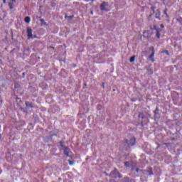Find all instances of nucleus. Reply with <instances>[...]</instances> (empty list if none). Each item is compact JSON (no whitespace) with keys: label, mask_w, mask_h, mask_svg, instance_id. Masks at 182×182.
<instances>
[{"label":"nucleus","mask_w":182,"mask_h":182,"mask_svg":"<svg viewBox=\"0 0 182 182\" xmlns=\"http://www.w3.org/2000/svg\"><path fill=\"white\" fill-rule=\"evenodd\" d=\"M166 53H168V50H166Z\"/></svg>","instance_id":"nucleus-26"},{"label":"nucleus","mask_w":182,"mask_h":182,"mask_svg":"<svg viewBox=\"0 0 182 182\" xmlns=\"http://www.w3.org/2000/svg\"><path fill=\"white\" fill-rule=\"evenodd\" d=\"M125 143H127L129 147H133L134 144H136V138L132 137L130 139V140H125Z\"/></svg>","instance_id":"nucleus-1"},{"label":"nucleus","mask_w":182,"mask_h":182,"mask_svg":"<svg viewBox=\"0 0 182 182\" xmlns=\"http://www.w3.org/2000/svg\"><path fill=\"white\" fill-rule=\"evenodd\" d=\"M4 2H5V0H4Z\"/></svg>","instance_id":"nucleus-28"},{"label":"nucleus","mask_w":182,"mask_h":182,"mask_svg":"<svg viewBox=\"0 0 182 182\" xmlns=\"http://www.w3.org/2000/svg\"><path fill=\"white\" fill-rule=\"evenodd\" d=\"M160 26L163 29V28H164V24H161Z\"/></svg>","instance_id":"nucleus-21"},{"label":"nucleus","mask_w":182,"mask_h":182,"mask_svg":"<svg viewBox=\"0 0 182 182\" xmlns=\"http://www.w3.org/2000/svg\"><path fill=\"white\" fill-rule=\"evenodd\" d=\"M27 36L28 39H32V38H33V36L32 35V28H27Z\"/></svg>","instance_id":"nucleus-4"},{"label":"nucleus","mask_w":182,"mask_h":182,"mask_svg":"<svg viewBox=\"0 0 182 182\" xmlns=\"http://www.w3.org/2000/svg\"><path fill=\"white\" fill-rule=\"evenodd\" d=\"M68 18H70V19H72V18H73V16H70Z\"/></svg>","instance_id":"nucleus-23"},{"label":"nucleus","mask_w":182,"mask_h":182,"mask_svg":"<svg viewBox=\"0 0 182 182\" xmlns=\"http://www.w3.org/2000/svg\"><path fill=\"white\" fill-rule=\"evenodd\" d=\"M161 15V12L160 11L159 9H157L155 12V18L156 19H160V16Z\"/></svg>","instance_id":"nucleus-7"},{"label":"nucleus","mask_w":182,"mask_h":182,"mask_svg":"<svg viewBox=\"0 0 182 182\" xmlns=\"http://www.w3.org/2000/svg\"><path fill=\"white\" fill-rule=\"evenodd\" d=\"M124 182H132V181H133V179H130L129 177H125L124 178Z\"/></svg>","instance_id":"nucleus-12"},{"label":"nucleus","mask_w":182,"mask_h":182,"mask_svg":"<svg viewBox=\"0 0 182 182\" xmlns=\"http://www.w3.org/2000/svg\"><path fill=\"white\" fill-rule=\"evenodd\" d=\"M34 38H36V36H35Z\"/></svg>","instance_id":"nucleus-27"},{"label":"nucleus","mask_w":182,"mask_h":182,"mask_svg":"<svg viewBox=\"0 0 182 182\" xmlns=\"http://www.w3.org/2000/svg\"><path fill=\"white\" fill-rule=\"evenodd\" d=\"M110 176H113L114 178H117V177L122 178V175H120V172H119L117 168H114V171L111 172Z\"/></svg>","instance_id":"nucleus-2"},{"label":"nucleus","mask_w":182,"mask_h":182,"mask_svg":"<svg viewBox=\"0 0 182 182\" xmlns=\"http://www.w3.org/2000/svg\"><path fill=\"white\" fill-rule=\"evenodd\" d=\"M139 119H144V114L143 112H140L138 115Z\"/></svg>","instance_id":"nucleus-13"},{"label":"nucleus","mask_w":182,"mask_h":182,"mask_svg":"<svg viewBox=\"0 0 182 182\" xmlns=\"http://www.w3.org/2000/svg\"><path fill=\"white\" fill-rule=\"evenodd\" d=\"M106 6H109V3L103 1L100 4V8L101 11H107V9H106Z\"/></svg>","instance_id":"nucleus-3"},{"label":"nucleus","mask_w":182,"mask_h":182,"mask_svg":"<svg viewBox=\"0 0 182 182\" xmlns=\"http://www.w3.org/2000/svg\"><path fill=\"white\" fill-rule=\"evenodd\" d=\"M149 59L151 60L152 63L154 62V53H151V54L149 55Z\"/></svg>","instance_id":"nucleus-10"},{"label":"nucleus","mask_w":182,"mask_h":182,"mask_svg":"<svg viewBox=\"0 0 182 182\" xmlns=\"http://www.w3.org/2000/svg\"><path fill=\"white\" fill-rule=\"evenodd\" d=\"M151 9L153 11V12H154V9H156V7L155 6H151Z\"/></svg>","instance_id":"nucleus-20"},{"label":"nucleus","mask_w":182,"mask_h":182,"mask_svg":"<svg viewBox=\"0 0 182 182\" xmlns=\"http://www.w3.org/2000/svg\"><path fill=\"white\" fill-rule=\"evenodd\" d=\"M40 21H41L42 25H46V21H45L43 18H41Z\"/></svg>","instance_id":"nucleus-16"},{"label":"nucleus","mask_w":182,"mask_h":182,"mask_svg":"<svg viewBox=\"0 0 182 182\" xmlns=\"http://www.w3.org/2000/svg\"><path fill=\"white\" fill-rule=\"evenodd\" d=\"M167 9H166L164 11V15H166L167 17H168V14H167Z\"/></svg>","instance_id":"nucleus-19"},{"label":"nucleus","mask_w":182,"mask_h":182,"mask_svg":"<svg viewBox=\"0 0 182 182\" xmlns=\"http://www.w3.org/2000/svg\"><path fill=\"white\" fill-rule=\"evenodd\" d=\"M63 153L65 156H66L67 157H69V154L70 153V151L69 150V148H68V146H65L63 148Z\"/></svg>","instance_id":"nucleus-6"},{"label":"nucleus","mask_w":182,"mask_h":182,"mask_svg":"<svg viewBox=\"0 0 182 182\" xmlns=\"http://www.w3.org/2000/svg\"><path fill=\"white\" fill-rule=\"evenodd\" d=\"M50 49H55V47H53V46H50Z\"/></svg>","instance_id":"nucleus-22"},{"label":"nucleus","mask_w":182,"mask_h":182,"mask_svg":"<svg viewBox=\"0 0 182 182\" xmlns=\"http://www.w3.org/2000/svg\"><path fill=\"white\" fill-rule=\"evenodd\" d=\"M124 164L125 167H130V162H129V161H125L124 163Z\"/></svg>","instance_id":"nucleus-15"},{"label":"nucleus","mask_w":182,"mask_h":182,"mask_svg":"<svg viewBox=\"0 0 182 182\" xmlns=\"http://www.w3.org/2000/svg\"><path fill=\"white\" fill-rule=\"evenodd\" d=\"M68 163L70 166H73V164H75V162H73V161H71V160H68Z\"/></svg>","instance_id":"nucleus-18"},{"label":"nucleus","mask_w":182,"mask_h":182,"mask_svg":"<svg viewBox=\"0 0 182 182\" xmlns=\"http://www.w3.org/2000/svg\"><path fill=\"white\" fill-rule=\"evenodd\" d=\"M16 2V0H9V9L11 10L14 9V5H15Z\"/></svg>","instance_id":"nucleus-5"},{"label":"nucleus","mask_w":182,"mask_h":182,"mask_svg":"<svg viewBox=\"0 0 182 182\" xmlns=\"http://www.w3.org/2000/svg\"><path fill=\"white\" fill-rule=\"evenodd\" d=\"M24 21H25L26 23H29V22H31V17H29V16L25 17Z\"/></svg>","instance_id":"nucleus-11"},{"label":"nucleus","mask_w":182,"mask_h":182,"mask_svg":"<svg viewBox=\"0 0 182 182\" xmlns=\"http://www.w3.org/2000/svg\"><path fill=\"white\" fill-rule=\"evenodd\" d=\"M160 32H161V30L159 29V28H156V36L158 39H160V36H161V33Z\"/></svg>","instance_id":"nucleus-8"},{"label":"nucleus","mask_w":182,"mask_h":182,"mask_svg":"<svg viewBox=\"0 0 182 182\" xmlns=\"http://www.w3.org/2000/svg\"><path fill=\"white\" fill-rule=\"evenodd\" d=\"M26 107L33 108V105H32V102H26Z\"/></svg>","instance_id":"nucleus-9"},{"label":"nucleus","mask_w":182,"mask_h":182,"mask_svg":"<svg viewBox=\"0 0 182 182\" xmlns=\"http://www.w3.org/2000/svg\"><path fill=\"white\" fill-rule=\"evenodd\" d=\"M134 59H136V57L134 55L131 57V58L129 59L130 63H133V62H134Z\"/></svg>","instance_id":"nucleus-14"},{"label":"nucleus","mask_w":182,"mask_h":182,"mask_svg":"<svg viewBox=\"0 0 182 182\" xmlns=\"http://www.w3.org/2000/svg\"><path fill=\"white\" fill-rule=\"evenodd\" d=\"M60 144H62V141H60ZM61 147H63V145L61 144Z\"/></svg>","instance_id":"nucleus-24"},{"label":"nucleus","mask_w":182,"mask_h":182,"mask_svg":"<svg viewBox=\"0 0 182 182\" xmlns=\"http://www.w3.org/2000/svg\"><path fill=\"white\" fill-rule=\"evenodd\" d=\"M15 89H16V85H14Z\"/></svg>","instance_id":"nucleus-25"},{"label":"nucleus","mask_w":182,"mask_h":182,"mask_svg":"<svg viewBox=\"0 0 182 182\" xmlns=\"http://www.w3.org/2000/svg\"><path fill=\"white\" fill-rule=\"evenodd\" d=\"M149 50L151 51V53H154V47H153V46L150 47Z\"/></svg>","instance_id":"nucleus-17"}]
</instances>
